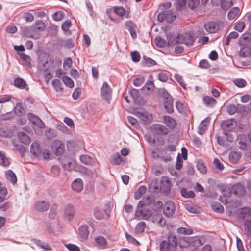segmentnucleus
Here are the masks:
<instances>
[{
	"instance_id": "obj_61",
	"label": "nucleus",
	"mask_w": 251,
	"mask_h": 251,
	"mask_svg": "<svg viewBox=\"0 0 251 251\" xmlns=\"http://www.w3.org/2000/svg\"><path fill=\"white\" fill-rule=\"evenodd\" d=\"M64 15L62 11H57L52 15V18L56 21L61 20L64 18Z\"/></svg>"
},
{
	"instance_id": "obj_21",
	"label": "nucleus",
	"mask_w": 251,
	"mask_h": 251,
	"mask_svg": "<svg viewBox=\"0 0 251 251\" xmlns=\"http://www.w3.org/2000/svg\"><path fill=\"white\" fill-rule=\"evenodd\" d=\"M205 30L210 33H215L219 29V25L214 22H210L204 25Z\"/></svg>"
},
{
	"instance_id": "obj_25",
	"label": "nucleus",
	"mask_w": 251,
	"mask_h": 251,
	"mask_svg": "<svg viewBox=\"0 0 251 251\" xmlns=\"http://www.w3.org/2000/svg\"><path fill=\"white\" fill-rule=\"evenodd\" d=\"M14 85L15 87L21 89H25L28 90V87H27V84L25 81L20 77H17L14 80Z\"/></svg>"
},
{
	"instance_id": "obj_39",
	"label": "nucleus",
	"mask_w": 251,
	"mask_h": 251,
	"mask_svg": "<svg viewBox=\"0 0 251 251\" xmlns=\"http://www.w3.org/2000/svg\"><path fill=\"white\" fill-rule=\"evenodd\" d=\"M240 12V9L235 7L231 9L228 13V19L230 20L234 19Z\"/></svg>"
},
{
	"instance_id": "obj_9",
	"label": "nucleus",
	"mask_w": 251,
	"mask_h": 251,
	"mask_svg": "<svg viewBox=\"0 0 251 251\" xmlns=\"http://www.w3.org/2000/svg\"><path fill=\"white\" fill-rule=\"evenodd\" d=\"M175 210V204L172 201H167L163 206V213L167 217L172 216Z\"/></svg>"
},
{
	"instance_id": "obj_14",
	"label": "nucleus",
	"mask_w": 251,
	"mask_h": 251,
	"mask_svg": "<svg viewBox=\"0 0 251 251\" xmlns=\"http://www.w3.org/2000/svg\"><path fill=\"white\" fill-rule=\"evenodd\" d=\"M50 207V203L44 201H38L35 204V210L40 212L48 211Z\"/></svg>"
},
{
	"instance_id": "obj_50",
	"label": "nucleus",
	"mask_w": 251,
	"mask_h": 251,
	"mask_svg": "<svg viewBox=\"0 0 251 251\" xmlns=\"http://www.w3.org/2000/svg\"><path fill=\"white\" fill-rule=\"evenodd\" d=\"M121 162V158L120 155L118 154H115L111 157L110 162L112 165H119Z\"/></svg>"
},
{
	"instance_id": "obj_46",
	"label": "nucleus",
	"mask_w": 251,
	"mask_h": 251,
	"mask_svg": "<svg viewBox=\"0 0 251 251\" xmlns=\"http://www.w3.org/2000/svg\"><path fill=\"white\" fill-rule=\"evenodd\" d=\"M62 79L63 83L66 86L69 88H73L74 87V83L73 81L69 76H64L62 77Z\"/></svg>"
},
{
	"instance_id": "obj_56",
	"label": "nucleus",
	"mask_w": 251,
	"mask_h": 251,
	"mask_svg": "<svg viewBox=\"0 0 251 251\" xmlns=\"http://www.w3.org/2000/svg\"><path fill=\"white\" fill-rule=\"evenodd\" d=\"M197 168L200 172L202 174H205L207 172L206 167L201 161L198 162L197 164Z\"/></svg>"
},
{
	"instance_id": "obj_32",
	"label": "nucleus",
	"mask_w": 251,
	"mask_h": 251,
	"mask_svg": "<svg viewBox=\"0 0 251 251\" xmlns=\"http://www.w3.org/2000/svg\"><path fill=\"white\" fill-rule=\"evenodd\" d=\"M6 178L12 184H15L17 183V179L15 174L11 170H8L5 172Z\"/></svg>"
},
{
	"instance_id": "obj_59",
	"label": "nucleus",
	"mask_w": 251,
	"mask_h": 251,
	"mask_svg": "<svg viewBox=\"0 0 251 251\" xmlns=\"http://www.w3.org/2000/svg\"><path fill=\"white\" fill-rule=\"evenodd\" d=\"M234 84L238 87L242 88L247 85V82L243 79H236L233 81Z\"/></svg>"
},
{
	"instance_id": "obj_11",
	"label": "nucleus",
	"mask_w": 251,
	"mask_h": 251,
	"mask_svg": "<svg viewBox=\"0 0 251 251\" xmlns=\"http://www.w3.org/2000/svg\"><path fill=\"white\" fill-rule=\"evenodd\" d=\"M172 187V183L168 177L163 176L160 182L161 191L167 194L170 192Z\"/></svg>"
},
{
	"instance_id": "obj_63",
	"label": "nucleus",
	"mask_w": 251,
	"mask_h": 251,
	"mask_svg": "<svg viewBox=\"0 0 251 251\" xmlns=\"http://www.w3.org/2000/svg\"><path fill=\"white\" fill-rule=\"evenodd\" d=\"M245 230L247 231L248 235H251V220H246L244 222Z\"/></svg>"
},
{
	"instance_id": "obj_18",
	"label": "nucleus",
	"mask_w": 251,
	"mask_h": 251,
	"mask_svg": "<svg viewBox=\"0 0 251 251\" xmlns=\"http://www.w3.org/2000/svg\"><path fill=\"white\" fill-rule=\"evenodd\" d=\"M160 183L157 179H153L149 185V190L151 193L159 192L161 191Z\"/></svg>"
},
{
	"instance_id": "obj_34",
	"label": "nucleus",
	"mask_w": 251,
	"mask_h": 251,
	"mask_svg": "<svg viewBox=\"0 0 251 251\" xmlns=\"http://www.w3.org/2000/svg\"><path fill=\"white\" fill-rule=\"evenodd\" d=\"M32 27L36 33H38V31H42L45 30L46 25L42 21H38Z\"/></svg>"
},
{
	"instance_id": "obj_17",
	"label": "nucleus",
	"mask_w": 251,
	"mask_h": 251,
	"mask_svg": "<svg viewBox=\"0 0 251 251\" xmlns=\"http://www.w3.org/2000/svg\"><path fill=\"white\" fill-rule=\"evenodd\" d=\"M71 187L73 191L80 193L83 189V182L80 178H76L72 182Z\"/></svg>"
},
{
	"instance_id": "obj_20",
	"label": "nucleus",
	"mask_w": 251,
	"mask_h": 251,
	"mask_svg": "<svg viewBox=\"0 0 251 251\" xmlns=\"http://www.w3.org/2000/svg\"><path fill=\"white\" fill-rule=\"evenodd\" d=\"M196 237H185L180 240L179 245L181 248L187 247L192 246Z\"/></svg>"
},
{
	"instance_id": "obj_15",
	"label": "nucleus",
	"mask_w": 251,
	"mask_h": 251,
	"mask_svg": "<svg viewBox=\"0 0 251 251\" xmlns=\"http://www.w3.org/2000/svg\"><path fill=\"white\" fill-rule=\"evenodd\" d=\"M163 123L166 125V127L168 129H174L176 125L177 122L175 119L172 117L168 115L164 116Z\"/></svg>"
},
{
	"instance_id": "obj_24",
	"label": "nucleus",
	"mask_w": 251,
	"mask_h": 251,
	"mask_svg": "<svg viewBox=\"0 0 251 251\" xmlns=\"http://www.w3.org/2000/svg\"><path fill=\"white\" fill-rule=\"evenodd\" d=\"M128 94L133 99L134 102L137 104H140V93L138 90L132 88L128 90Z\"/></svg>"
},
{
	"instance_id": "obj_6",
	"label": "nucleus",
	"mask_w": 251,
	"mask_h": 251,
	"mask_svg": "<svg viewBox=\"0 0 251 251\" xmlns=\"http://www.w3.org/2000/svg\"><path fill=\"white\" fill-rule=\"evenodd\" d=\"M52 149L57 156H60L63 154L65 150L64 144L60 140H54L52 143Z\"/></svg>"
},
{
	"instance_id": "obj_12",
	"label": "nucleus",
	"mask_w": 251,
	"mask_h": 251,
	"mask_svg": "<svg viewBox=\"0 0 251 251\" xmlns=\"http://www.w3.org/2000/svg\"><path fill=\"white\" fill-rule=\"evenodd\" d=\"M230 193H233L238 196L243 195L245 192L244 186L241 183H237L232 186L231 189H229Z\"/></svg>"
},
{
	"instance_id": "obj_3",
	"label": "nucleus",
	"mask_w": 251,
	"mask_h": 251,
	"mask_svg": "<svg viewBox=\"0 0 251 251\" xmlns=\"http://www.w3.org/2000/svg\"><path fill=\"white\" fill-rule=\"evenodd\" d=\"M151 131L156 135H166L170 132L165 126L160 124H152L151 126Z\"/></svg>"
},
{
	"instance_id": "obj_10",
	"label": "nucleus",
	"mask_w": 251,
	"mask_h": 251,
	"mask_svg": "<svg viewBox=\"0 0 251 251\" xmlns=\"http://www.w3.org/2000/svg\"><path fill=\"white\" fill-rule=\"evenodd\" d=\"M22 32L24 36L34 39H38L40 36V35L39 33H36L35 32L32 26L23 27Z\"/></svg>"
},
{
	"instance_id": "obj_57",
	"label": "nucleus",
	"mask_w": 251,
	"mask_h": 251,
	"mask_svg": "<svg viewBox=\"0 0 251 251\" xmlns=\"http://www.w3.org/2000/svg\"><path fill=\"white\" fill-rule=\"evenodd\" d=\"M170 245L167 241H163L160 244V251H169Z\"/></svg>"
},
{
	"instance_id": "obj_5",
	"label": "nucleus",
	"mask_w": 251,
	"mask_h": 251,
	"mask_svg": "<svg viewBox=\"0 0 251 251\" xmlns=\"http://www.w3.org/2000/svg\"><path fill=\"white\" fill-rule=\"evenodd\" d=\"M112 92V89L107 82H104L101 88V96L108 103H109L111 100Z\"/></svg>"
},
{
	"instance_id": "obj_33",
	"label": "nucleus",
	"mask_w": 251,
	"mask_h": 251,
	"mask_svg": "<svg viewBox=\"0 0 251 251\" xmlns=\"http://www.w3.org/2000/svg\"><path fill=\"white\" fill-rule=\"evenodd\" d=\"M146 226V223L144 221L139 222L135 226V233L137 234L143 233L145 231Z\"/></svg>"
},
{
	"instance_id": "obj_35",
	"label": "nucleus",
	"mask_w": 251,
	"mask_h": 251,
	"mask_svg": "<svg viewBox=\"0 0 251 251\" xmlns=\"http://www.w3.org/2000/svg\"><path fill=\"white\" fill-rule=\"evenodd\" d=\"M203 101L204 104L207 107H212L216 103V100L215 99L210 96H205L203 97Z\"/></svg>"
},
{
	"instance_id": "obj_42",
	"label": "nucleus",
	"mask_w": 251,
	"mask_h": 251,
	"mask_svg": "<svg viewBox=\"0 0 251 251\" xmlns=\"http://www.w3.org/2000/svg\"><path fill=\"white\" fill-rule=\"evenodd\" d=\"M180 192L181 195L186 198H193L195 196V194L192 190L187 191L184 188L181 189Z\"/></svg>"
},
{
	"instance_id": "obj_27",
	"label": "nucleus",
	"mask_w": 251,
	"mask_h": 251,
	"mask_svg": "<svg viewBox=\"0 0 251 251\" xmlns=\"http://www.w3.org/2000/svg\"><path fill=\"white\" fill-rule=\"evenodd\" d=\"M241 157L240 152L231 151L229 155V159L232 164H236Z\"/></svg>"
},
{
	"instance_id": "obj_13",
	"label": "nucleus",
	"mask_w": 251,
	"mask_h": 251,
	"mask_svg": "<svg viewBox=\"0 0 251 251\" xmlns=\"http://www.w3.org/2000/svg\"><path fill=\"white\" fill-rule=\"evenodd\" d=\"M152 213L149 209H137L135 212L136 217L144 220H148L151 216Z\"/></svg>"
},
{
	"instance_id": "obj_1",
	"label": "nucleus",
	"mask_w": 251,
	"mask_h": 251,
	"mask_svg": "<svg viewBox=\"0 0 251 251\" xmlns=\"http://www.w3.org/2000/svg\"><path fill=\"white\" fill-rule=\"evenodd\" d=\"M30 152L34 157L39 159H49L50 156V151L47 149L42 150L40 144L37 142L31 144Z\"/></svg>"
},
{
	"instance_id": "obj_7",
	"label": "nucleus",
	"mask_w": 251,
	"mask_h": 251,
	"mask_svg": "<svg viewBox=\"0 0 251 251\" xmlns=\"http://www.w3.org/2000/svg\"><path fill=\"white\" fill-rule=\"evenodd\" d=\"M126 28L129 31L130 33L131 37L135 39L137 38V32L138 27L135 23L132 21L129 20L125 23Z\"/></svg>"
},
{
	"instance_id": "obj_26",
	"label": "nucleus",
	"mask_w": 251,
	"mask_h": 251,
	"mask_svg": "<svg viewBox=\"0 0 251 251\" xmlns=\"http://www.w3.org/2000/svg\"><path fill=\"white\" fill-rule=\"evenodd\" d=\"M210 119L209 117H207L201 123L198 128V132L200 134H203L206 130L207 126L210 123Z\"/></svg>"
},
{
	"instance_id": "obj_41",
	"label": "nucleus",
	"mask_w": 251,
	"mask_h": 251,
	"mask_svg": "<svg viewBox=\"0 0 251 251\" xmlns=\"http://www.w3.org/2000/svg\"><path fill=\"white\" fill-rule=\"evenodd\" d=\"M34 243L38 247L42 249H44L47 250H51L52 249L50 246L47 243L42 242L41 240L38 239H34L33 240Z\"/></svg>"
},
{
	"instance_id": "obj_49",
	"label": "nucleus",
	"mask_w": 251,
	"mask_h": 251,
	"mask_svg": "<svg viewBox=\"0 0 251 251\" xmlns=\"http://www.w3.org/2000/svg\"><path fill=\"white\" fill-rule=\"evenodd\" d=\"M246 26L244 22L239 21L237 22L234 26V29L238 32H241L243 31Z\"/></svg>"
},
{
	"instance_id": "obj_23",
	"label": "nucleus",
	"mask_w": 251,
	"mask_h": 251,
	"mask_svg": "<svg viewBox=\"0 0 251 251\" xmlns=\"http://www.w3.org/2000/svg\"><path fill=\"white\" fill-rule=\"evenodd\" d=\"M138 117L143 122L144 124L150 123L151 122L152 116L151 114H149L147 112H138Z\"/></svg>"
},
{
	"instance_id": "obj_47",
	"label": "nucleus",
	"mask_w": 251,
	"mask_h": 251,
	"mask_svg": "<svg viewBox=\"0 0 251 251\" xmlns=\"http://www.w3.org/2000/svg\"><path fill=\"white\" fill-rule=\"evenodd\" d=\"M154 219V222H157L162 227L165 226L166 224V219L162 215H156Z\"/></svg>"
},
{
	"instance_id": "obj_8",
	"label": "nucleus",
	"mask_w": 251,
	"mask_h": 251,
	"mask_svg": "<svg viewBox=\"0 0 251 251\" xmlns=\"http://www.w3.org/2000/svg\"><path fill=\"white\" fill-rule=\"evenodd\" d=\"M233 122V119H228L223 121L221 124L222 128L224 130L223 133L226 137L228 136L227 132L231 131L234 128V125Z\"/></svg>"
},
{
	"instance_id": "obj_52",
	"label": "nucleus",
	"mask_w": 251,
	"mask_h": 251,
	"mask_svg": "<svg viewBox=\"0 0 251 251\" xmlns=\"http://www.w3.org/2000/svg\"><path fill=\"white\" fill-rule=\"evenodd\" d=\"M52 84L54 89L57 91H61L63 90L61 81L57 79L52 80Z\"/></svg>"
},
{
	"instance_id": "obj_2",
	"label": "nucleus",
	"mask_w": 251,
	"mask_h": 251,
	"mask_svg": "<svg viewBox=\"0 0 251 251\" xmlns=\"http://www.w3.org/2000/svg\"><path fill=\"white\" fill-rule=\"evenodd\" d=\"M195 42V39L190 34H178L175 40L176 44H183L187 46H192Z\"/></svg>"
},
{
	"instance_id": "obj_60",
	"label": "nucleus",
	"mask_w": 251,
	"mask_h": 251,
	"mask_svg": "<svg viewBox=\"0 0 251 251\" xmlns=\"http://www.w3.org/2000/svg\"><path fill=\"white\" fill-rule=\"evenodd\" d=\"M61 163L65 169L69 170L71 162L68 160L67 158H63L61 159Z\"/></svg>"
},
{
	"instance_id": "obj_16",
	"label": "nucleus",
	"mask_w": 251,
	"mask_h": 251,
	"mask_svg": "<svg viewBox=\"0 0 251 251\" xmlns=\"http://www.w3.org/2000/svg\"><path fill=\"white\" fill-rule=\"evenodd\" d=\"M75 209L74 206L71 204L66 206L64 209V215L69 221L72 220L75 216Z\"/></svg>"
},
{
	"instance_id": "obj_36",
	"label": "nucleus",
	"mask_w": 251,
	"mask_h": 251,
	"mask_svg": "<svg viewBox=\"0 0 251 251\" xmlns=\"http://www.w3.org/2000/svg\"><path fill=\"white\" fill-rule=\"evenodd\" d=\"M154 41L156 46L160 48L165 47L167 44H168V46H170L171 45L169 41H168L167 43L165 39L160 37V36H157L155 38Z\"/></svg>"
},
{
	"instance_id": "obj_45",
	"label": "nucleus",
	"mask_w": 251,
	"mask_h": 251,
	"mask_svg": "<svg viewBox=\"0 0 251 251\" xmlns=\"http://www.w3.org/2000/svg\"><path fill=\"white\" fill-rule=\"evenodd\" d=\"M177 232L180 234L183 235H191L193 233V231L191 229L187 228L185 227H179L177 229Z\"/></svg>"
},
{
	"instance_id": "obj_40",
	"label": "nucleus",
	"mask_w": 251,
	"mask_h": 251,
	"mask_svg": "<svg viewBox=\"0 0 251 251\" xmlns=\"http://www.w3.org/2000/svg\"><path fill=\"white\" fill-rule=\"evenodd\" d=\"M246 138L247 137L245 135H240L238 137L237 141L239 147L241 150L245 149L248 145L246 142Z\"/></svg>"
},
{
	"instance_id": "obj_28",
	"label": "nucleus",
	"mask_w": 251,
	"mask_h": 251,
	"mask_svg": "<svg viewBox=\"0 0 251 251\" xmlns=\"http://www.w3.org/2000/svg\"><path fill=\"white\" fill-rule=\"evenodd\" d=\"M222 193L223 196H220L219 198V200L221 202H222L224 204L226 205L227 203V200L226 197L229 195L230 193L229 191V188L228 187H225L222 189L221 188Z\"/></svg>"
},
{
	"instance_id": "obj_44",
	"label": "nucleus",
	"mask_w": 251,
	"mask_h": 251,
	"mask_svg": "<svg viewBox=\"0 0 251 251\" xmlns=\"http://www.w3.org/2000/svg\"><path fill=\"white\" fill-rule=\"evenodd\" d=\"M168 242L172 247H176L178 245V241L176 236L174 235H169L168 237Z\"/></svg>"
},
{
	"instance_id": "obj_19",
	"label": "nucleus",
	"mask_w": 251,
	"mask_h": 251,
	"mask_svg": "<svg viewBox=\"0 0 251 251\" xmlns=\"http://www.w3.org/2000/svg\"><path fill=\"white\" fill-rule=\"evenodd\" d=\"M154 201V196L152 195L148 196L144 198L141 201H139L138 204V209L143 208L144 206L149 205L152 203Z\"/></svg>"
},
{
	"instance_id": "obj_31",
	"label": "nucleus",
	"mask_w": 251,
	"mask_h": 251,
	"mask_svg": "<svg viewBox=\"0 0 251 251\" xmlns=\"http://www.w3.org/2000/svg\"><path fill=\"white\" fill-rule=\"evenodd\" d=\"M18 137L20 142L25 144H28L31 141L30 138L23 132H19L18 133Z\"/></svg>"
},
{
	"instance_id": "obj_54",
	"label": "nucleus",
	"mask_w": 251,
	"mask_h": 251,
	"mask_svg": "<svg viewBox=\"0 0 251 251\" xmlns=\"http://www.w3.org/2000/svg\"><path fill=\"white\" fill-rule=\"evenodd\" d=\"M14 117L13 113L12 112H7L6 114L0 115V121H6L13 119Z\"/></svg>"
},
{
	"instance_id": "obj_30",
	"label": "nucleus",
	"mask_w": 251,
	"mask_h": 251,
	"mask_svg": "<svg viewBox=\"0 0 251 251\" xmlns=\"http://www.w3.org/2000/svg\"><path fill=\"white\" fill-rule=\"evenodd\" d=\"M10 164V160L6 156L5 152L0 151V164L2 166L7 167Z\"/></svg>"
},
{
	"instance_id": "obj_29",
	"label": "nucleus",
	"mask_w": 251,
	"mask_h": 251,
	"mask_svg": "<svg viewBox=\"0 0 251 251\" xmlns=\"http://www.w3.org/2000/svg\"><path fill=\"white\" fill-rule=\"evenodd\" d=\"M13 110L14 114L18 117H21L25 114V109L21 103H17Z\"/></svg>"
},
{
	"instance_id": "obj_55",
	"label": "nucleus",
	"mask_w": 251,
	"mask_h": 251,
	"mask_svg": "<svg viewBox=\"0 0 251 251\" xmlns=\"http://www.w3.org/2000/svg\"><path fill=\"white\" fill-rule=\"evenodd\" d=\"M186 4V0H177L176 3V10L180 11L184 8Z\"/></svg>"
},
{
	"instance_id": "obj_62",
	"label": "nucleus",
	"mask_w": 251,
	"mask_h": 251,
	"mask_svg": "<svg viewBox=\"0 0 251 251\" xmlns=\"http://www.w3.org/2000/svg\"><path fill=\"white\" fill-rule=\"evenodd\" d=\"M212 209L216 212L222 213L224 211L223 206L219 203H214L212 204Z\"/></svg>"
},
{
	"instance_id": "obj_48",
	"label": "nucleus",
	"mask_w": 251,
	"mask_h": 251,
	"mask_svg": "<svg viewBox=\"0 0 251 251\" xmlns=\"http://www.w3.org/2000/svg\"><path fill=\"white\" fill-rule=\"evenodd\" d=\"M95 241L99 246L104 247L107 245L106 239L103 236H99L95 238Z\"/></svg>"
},
{
	"instance_id": "obj_58",
	"label": "nucleus",
	"mask_w": 251,
	"mask_h": 251,
	"mask_svg": "<svg viewBox=\"0 0 251 251\" xmlns=\"http://www.w3.org/2000/svg\"><path fill=\"white\" fill-rule=\"evenodd\" d=\"M114 12L118 16L122 17L126 14V9L122 7L116 6L114 8Z\"/></svg>"
},
{
	"instance_id": "obj_4",
	"label": "nucleus",
	"mask_w": 251,
	"mask_h": 251,
	"mask_svg": "<svg viewBox=\"0 0 251 251\" xmlns=\"http://www.w3.org/2000/svg\"><path fill=\"white\" fill-rule=\"evenodd\" d=\"M176 18L171 10L164 11L160 12L157 15V19L159 22L166 21L168 23L173 22Z\"/></svg>"
},
{
	"instance_id": "obj_22",
	"label": "nucleus",
	"mask_w": 251,
	"mask_h": 251,
	"mask_svg": "<svg viewBox=\"0 0 251 251\" xmlns=\"http://www.w3.org/2000/svg\"><path fill=\"white\" fill-rule=\"evenodd\" d=\"M88 226L86 225L81 226L79 228V236L82 240H86L87 239L89 231Z\"/></svg>"
},
{
	"instance_id": "obj_53",
	"label": "nucleus",
	"mask_w": 251,
	"mask_h": 251,
	"mask_svg": "<svg viewBox=\"0 0 251 251\" xmlns=\"http://www.w3.org/2000/svg\"><path fill=\"white\" fill-rule=\"evenodd\" d=\"M154 84L151 81H147L146 84L142 88V89L146 91H147L149 93L151 92L153 90Z\"/></svg>"
},
{
	"instance_id": "obj_43",
	"label": "nucleus",
	"mask_w": 251,
	"mask_h": 251,
	"mask_svg": "<svg viewBox=\"0 0 251 251\" xmlns=\"http://www.w3.org/2000/svg\"><path fill=\"white\" fill-rule=\"evenodd\" d=\"M164 107L167 112L172 113L174 111L173 102L172 100H169L164 101Z\"/></svg>"
},
{
	"instance_id": "obj_37",
	"label": "nucleus",
	"mask_w": 251,
	"mask_h": 251,
	"mask_svg": "<svg viewBox=\"0 0 251 251\" xmlns=\"http://www.w3.org/2000/svg\"><path fill=\"white\" fill-rule=\"evenodd\" d=\"M142 64L143 66L151 67L155 65L156 64V62L151 58L144 56Z\"/></svg>"
},
{
	"instance_id": "obj_38",
	"label": "nucleus",
	"mask_w": 251,
	"mask_h": 251,
	"mask_svg": "<svg viewBox=\"0 0 251 251\" xmlns=\"http://www.w3.org/2000/svg\"><path fill=\"white\" fill-rule=\"evenodd\" d=\"M147 187L142 185L139 187L137 191L134 194V198L136 200L140 199L146 192Z\"/></svg>"
},
{
	"instance_id": "obj_51",
	"label": "nucleus",
	"mask_w": 251,
	"mask_h": 251,
	"mask_svg": "<svg viewBox=\"0 0 251 251\" xmlns=\"http://www.w3.org/2000/svg\"><path fill=\"white\" fill-rule=\"evenodd\" d=\"M72 25L71 22L70 20H66L62 25L61 28L63 31L65 32H69L71 34V32L69 30V28Z\"/></svg>"
},
{
	"instance_id": "obj_64",
	"label": "nucleus",
	"mask_w": 251,
	"mask_h": 251,
	"mask_svg": "<svg viewBox=\"0 0 251 251\" xmlns=\"http://www.w3.org/2000/svg\"><path fill=\"white\" fill-rule=\"evenodd\" d=\"M65 246L70 251H80L79 247L75 244H67Z\"/></svg>"
}]
</instances>
